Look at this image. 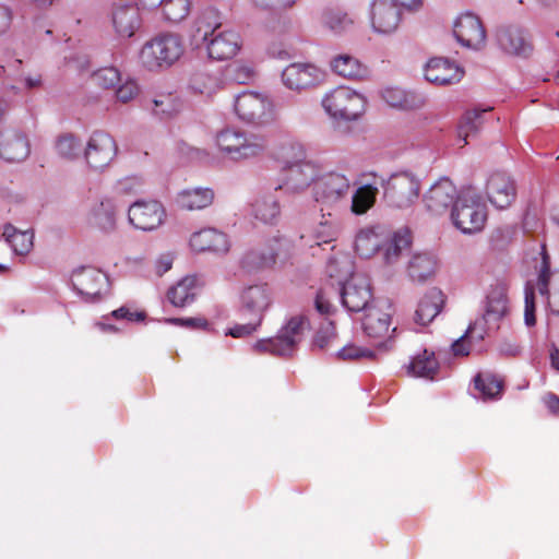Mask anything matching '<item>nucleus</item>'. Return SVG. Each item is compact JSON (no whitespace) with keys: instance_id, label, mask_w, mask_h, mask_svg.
<instances>
[{"instance_id":"f257e3e1","label":"nucleus","mask_w":559,"mask_h":559,"mask_svg":"<svg viewBox=\"0 0 559 559\" xmlns=\"http://www.w3.org/2000/svg\"><path fill=\"white\" fill-rule=\"evenodd\" d=\"M215 143L219 153L234 162L261 157L267 150V140L264 135L234 128L219 131Z\"/></svg>"},{"instance_id":"f03ea898","label":"nucleus","mask_w":559,"mask_h":559,"mask_svg":"<svg viewBox=\"0 0 559 559\" xmlns=\"http://www.w3.org/2000/svg\"><path fill=\"white\" fill-rule=\"evenodd\" d=\"M183 51L185 46L179 35L162 33L143 45L139 58L145 69L162 71L175 64Z\"/></svg>"},{"instance_id":"7ed1b4c3","label":"nucleus","mask_w":559,"mask_h":559,"mask_svg":"<svg viewBox=\"0 0 559 559\" xmlns=\"http://www.w3.org/2000/svg\"><path fill=\"white\" fill-rule=\"evenodd\" d=\"M349 189V180L336 173H330L314 183L313 195L323 218L337 216L346 207Z\"/></svg>"},{"instance_id":"20e7f679","label":"nucleus","mask_w":559,"mask_h":559,"mask_svg":"<svg viewBox=\"0 0 559 559\" xmlns=\"http://www.w3.org/2000/svg\"><path fill=\"white\" fill-rule=\"evenodd\" d=\"M488 213L481 197L474 189H465L454 202L451 218L454 226L464 234L480 231L487 222Z\"/></svg>"},{"instance_id":"39448f33","label":"nucleus","mask_w":559,"mask_h":559,"mask_svg":"<svg viewBox=\"0 0 559 559\" xmlns=\"http://www.w3.org/2000/svg\"><path fill=\"white\" fill-rule=\"evenodd\" d=\"M322 106L334 119L354 121L364 115L366 98L349 87L337 86L323 97Z\"/></svg>"},{"instance_id":"423d86ee","label":"nucleus","mask_w":559,"mask_h":559,"mask_svg":"<svg viewBox=\"0 0 559 559\" xmlns=\"http://www.w3.org/2000/svg\"><path fill=\"white\" fill-rule=\"evenodd\" d=\"M307 320L304 317L292 318L275 337L260 340L254 348L259 353L275 356H292L302 340Z\"/></svg>"},{"instance_id":"0eeeda50","label":"nucleus","mask_w":559,"mask_h":559,"mask_svg":"<svg viewBox=\"0 0 559 559\" xmlns=\"http://www.w3.org/2000/svg\"><path fill=\"white\" fill-rule=\"evenodd\" d=\"M419 180L409 173L392 175L384 188V197L388 202L399 209L413 205L419 198Z\"/></svg>"},{"instance_id":"6e6552de","label":"nucleus","mask_w":559,"mask_h":559,"mask_svg":"<svg viewBox=\"0 0 559 559\" xmlns=\"http://www.w3.org/2000/svg\"><path fill=\"white\" fill-rule=\"evenodd\" d=\"M235 114L246 123H263L272 117V103L263 94L242 92L234 104Z\"/></svg>"},{"instance_id":"1a4fd4ad","label":"nucleus","mask_w":559,"mask_h":559,"mask_svg":"<svg viewBox=\"0 0 559 559\" xmlns=\"http://www.w3.org/2000/svg\"><path fill=\"white\" fill-rule=\"evenodd\" d=\"M392 304L388 299H376L365 310L362 329L368 337L381 342L389 336Z\"/></svg>"},{"instance_id":"9d476101","label":"nucleus","mask_w":559,"mask_h":559,"mask_svg":"<svg viewBox=\"0 0 559 559\" xmlns=\"http://www.w3.org/2000/svg\"><path fill=\"white\" fill-rule=\"evenodd\" d=\"M166 217L163 204L156 200H139L128 210L130 224L136 229L151 231L158 228Z\"/></svg>"},{"instance_id":"9b49d317","label":"nucleus","mask_w":559,"mask_h":559,"mask_svg":"<svg viewBox=\"0 0 559 559\" xmlns=\"http://www.w3.org/2000/svg\"><path fill=\"white\" fill-rule=\"evenodd\" d=\"M118 146L111 135L104 131H95L85 148V159L91 168L102 170L116 157Z\"/></svg>"},{"instance_id":"f8f14e48","label":"nucleus","mask_w":559,"mask_h":559,"mask_svg":"<svg viewBox=\"0 0 559 559\" xmlns=\"http://www.w3.org/2000/svg\"><path fill=\"white\" fill-rule=\"evenodd\" d=\"M343 306L353 312L366 310L371 305L372 287L367 276L353 274L342 288Z\"/></svg>"},{"instance_id":"ddd939ff","label":"nucleus","mask_w":559,"mask_h":559,"mask_svg":"<svg viewBox=\"0 0 559 559\" xmlns=\"http://www.w3.org/2000/svg\"><path fill=\"white\" fill-rule=\"evenodd\" d=\"M536 287L539 295L546 297L551 313L559 317V270H550V258L545 247L542 251Z\"/></svg>"},{"instance_id":"4468645a","label":"nucleus","mask_w":559,"mask_h":559,"mask_svg":"<svg viewBox=\"0 0 559 559\" xmlns=\"http://www.w3.org/2000/svg\"><path fill=\"white\" fill-rule=\"evenodd\" d=\"M456 40L464 47L480 49L486 43V31L480 19L473 13L461 14L453 27Z\"/></svg>"},{"instance_id":"2eb2a0df","label":"nucleus","mask_w":559,"mask_h":559,"mask_svg":"<svg viewBox=\"0 0 559 559\" xmlns=\"http://www.w3.org/2000/svg\"><path fill=\"white\" fill-rule=\"evenodd\" d=\"M485 192L488 201L498 210L509 207L516 198L513 179L504 173H492L486 182Z\"/></svg>"},{"instance_id":"dca6fc26","label":"nucleus","mask_w":559,"mask_h":559,"mask_svg":"<svg viewBox=\"0 0 559 559\" xmlns=\"http://www.w3.org/2000/svg\"><path fill=\"white\" fill-rule=\"evenodd\" d=\"M323 78L324 73L311 63H292L282 73L285 86L296 91L313 87L321 83Z\"/></svg>"},{"instance_id":"f3484780","label":"nucleus","mask_w":559,"mask_h":559,"mask_svg":"<svg viewBox=\"0 0 559 559\" xmlns=\"http://www.w3.org/2000/svg\"><path fill=\"white\" fill-rule=\"evenodd\" d=\"M401 22V10L391 0H374L371 7V25L379 34L395 32Z\"/></svg>"},{"instance_id":"a211bd4d","label":"nucleus","mask_w":559,"mask_h":559,"mask_svg":"<svg viewBox=\"0 0 559 559\" xmlns=\"http://www.w3.org/2000/svg\"><path fill=\"white\" fill-rule=\"evenodd\" d=\"M240 301L242 310L262 322L264 312L272 304V290L267 284L250 285L242 290Z\"/></svg>"},{"instance_id":"6ab92c4d","label":"nucleus","mask_w":559,"mask_h":559,"mask_svg":"<svg viewBox=\"0 0 559 559\" xmlns=\"http://www.w3.org/2000/svg\"><path fill=\"white\" fill-rule=\"evenodd\" d=\"M456 194L453 182L443 178L430 187L424 197V202L431 214L441 215L448 211L450 205H454Z\"/></svg>"},{"instance_id":"aec40b11","label":"nucleus","mask_w":559,"mask_h":559,"mask_svg":"<svg viewBox=\"0 0 559 559\" xmlns=\"http://www.w3.org/2000/svg\"><path fill=\"white\" fill-rule=\"evenodd\" d=\"M242 47L240 34L233 29L219 31L207 43V52L212 59L229 60L238 55Z\"/></svg>"},{"instance_id":"412c9836","label":"nucleus","mask_w":559,"mask_h":559,"mask_svg":"<svg viewBox=\"0 0 559 559\" xmlns=\"http://www.w3.org/2000/svg\"><path fill=\"white\" fill-rule=\"evenodd\" d=\"M464 75L463 69L456 63L444 58H432L425 69L427 81L437 85H450L461 81Z\"/></svg>"},{"instance_id":"4be33fe9","label":"nucleus","mask_w":559,"mask_h":559,"mask_svg":"<svg viewBox=\"0 0 559 559\" xmlns=\"http://www.w3.org/2000/svg\"><path fill=\"white\" fill-rule=\"evenodd\" d=\"M319 176L318 166L309 160L282 170L283 187L289 191H300L310 186Z\"/></svg>"},{"instance_id":"5701e85b","label":"nucleus","mask_w":559,"mask_h":559,"mask_svg":"<svg viewBox=\"0 0 559 559\" xmlns=\"http://www.w3.org/2000/svg\"><path fill=\"white\" fill-rule=\"evenodd\" d=\"M73 287L87 297H96L104 288L107 278L106 275L91 266L81 267L73 272L71 277Z\"/></svg>"},{"instance_id":"b1692460","label":"nucleus","mask_w":559,"mask_h":559,"mask_svg":"<svg viewBox=\"0 0 559 559\" xmlns=\"http://www.w3.org/2000/svg\"><path fill=\"white\" fill-rule=\"evenodd\" d=\"M111 22L116 34L121 38H130L141 26L138 7L132 4L119 5L114 9Z\"/></svg>"},{"instance_id":"393cba45","label":"nucleus","mask_w":559,"mask_h":559,"mask_svg":"<svg viewBox=\"0 0 559 559\" xmlns=\"http://www.w3.org/2000/svg\"><path fill=\"white\" fill-rule=\"evenodd\" d=\"M190 247L197 252L225 253L229 250V241L224 233L205 228L191 235Z\"/></svg>"},{"instance_id":"a878e982","label":"nucleus","mask_w":559,"mask_h":559,"mask_svg":"<svg viewBox=\"0 0 559 559\" xmlns=\"http://www.w3.org/2000/svg\"><path fill=\"white\" fill-rule=\"evenodd\" d=\"M29 154L27 138L17 131H8L0 141V156L11 163L22 162Z\"/></svg>"},{"instance_id":"bb28decb","label":"nucleus","mask_w":559,"mask_h":559,"mask_svg":"<svg viewBox=\"0 0 559 559\" xmlns=\"http://www.w3.org/2000/svg\"><path fill=\"white\" fill-rule=\"evenodd\" d=\"M508 287L503 283H498L490 287L486 297L484 314L487 319L499 324V321L508 313Z\"/></svg>"},{"instance_id":"cd10ccee","label":"nucleus","mask_w":559,"mask_h":559,"mask_svg":"<svg viewBox=\"0 0 559 559\" xmlns=\"http://www.w3.org/2000/svg\"><path fill=\"white\" fill-rule=\"evenodd\" d=\"M499 46L508 53L515 56H527L531 50V44L526 41L520 28L506 26L499 28L497 33Z\"/></svg>"},{"instance_id":"c85d7f7f","label":"nucleus","mask_w":559,"mask_h":559,"mask_svg":"<svg viewBox=\"0 0 559 559\" xmlns=\"http://www.w3.org/2000/svg\"><path fill=\"white\" fill-rule=\"evenodd\" d=\"M443 304L442 292L437 288L429 289L418 302L415 322L420 325L429 324L439 314Z\"/></svg>"},{"instance_id":"c756f323","label":"nucleus","mask_w":559,"mask_h":559,"mask_svg":"<svg viewBox=\"0 0 559 559\" xmlns=\"http://www.w3.org/2000/svg\"><path fill=\"white\" fill-rule=\"evenodd\" d=\"M274 156L282 165V170L309 162L304 144L293 139H286L281 142L275 150Z\"/></svg>"},{"instance_id":"7c9ffc66","label":"nucleus","mask_w":559,"mask_h":559,"mask_svg":"<svg viewBox=\"0 0 559 559\" xmlns=\"http://www.w3.org/2000/svg\"><path fill=\"white\" fill-rule=\"evenodd\" d=\"M198 293V278L190 275L171 286L167 292V298L175 307H186L195 300Z\"/></svg>"},{"instance_id":"2f4dec72","label":"nucleus","mask_w":559,"mask_h":559,"mask_svg":"<svg viewBox=\"0 0 559 559\" xmlns=\"http://www.w3.org/2000/svg\"><path fill=\"white\" fill-rule=\"evenodd\" d=\"M214 200V192L210 188H194L181 191L177 197V203L188 211L202 210L210 206Z\"/></svg>"},{"instance_id":"473e14b6","label":"nucleus","mask_w":559,"mask_h":559,"mask_svg":"<svg viewBox=\"0 0 559 559\" xmlns=\"http://www.w3.org/2000/svg\"><path fill=\"white\" fill-rule=\"evenodd\" d=\"M474 388L484 401L499 400L504 390V382L493 373L478 372L474 377Z\"/></svg>"},{"instance_id":"72a5a7b5","label":"nucleus","mask_w":559,"mask_h":559,"mask_svg":"<svg viewBox=\"0 0 559 559\" xmlns=\"http://www.w3.org/2000/svg\"><path fill=\"white\" fill-rule=\"evenodd\" d=\"M331 68L337 75L350 80L364 79L368 73L367 67L350 55L336 56L331 61Z\"/></svg>"},{"instance_id":"f704fd0d","label":"nucleus","mask_w":559,"mask_h":559,"mask_svg":"<svg viewBox=\"0 0 559 559\" xmlns=\"http://www.w3.org/2000/svg\"><path fill=\"white\" fill-rule=\"evenodd\" d=\"M491 107L473 109L463 115L459 124V138L463 140V145H466L469 139L477 135L485 123L484 114L491 111Z\"/></svg>"},{"instance_id":"c9c22d12","label":"nucleus","mask_w":559,"mask_h":559,"mask_svg":"<svg viewBox=\"0 0 559 559\" xmlns=\"http://www.w3.org/2000/svg\"><path fill=\"white\" fill-rule=\"evenodd\" d=\"M439 370V362L433 352L424 349L408 365V373L415 377L433 379Z\"/></svg>"},{"instance_id":"e433bc0d","label":"nucleus","mask_w":559,"mask_h":559,"mask_svg":"<svg viewBox=\"0 0 559 559\" xmlns=\"http://www.w3.org/2000/svg\"><path fill=\"white\" fill-rule=\"evenodd\" d=\"M437 262L428 253L414 254L408 263V275L414 282L423 283L435 274Z\"/></svg>"},{"instance_id":"4c0bfd02","label":"nucleus","mask_w":559,"mask_h":559,"mask_svg":"<svg viewBox=\"0 0 559 559\" xmlns=\"http://www.w3.org/2000/svg\"><path fill=\"white\" fill-rule=\"evenodd\" d=\"M2 237L16 254H26L33 248L34 235L29 230H19L11 224L3 227Z\"/></svg>"},{"instance_id":"58836bf2","label":"nucleus","mask_w":559,"mask_h":559,"mask_svg":"<svg viewBox=\"0 0 559 559\" xmlns=\"http://www.w3.org/2000/svg\"><path fill=\"white\" fill-rule=\"evenodd\" d=\"M383 245V238L370 228L360 230L355 238V250L362 258L372 257Z\"/></svg>"},{"instance_id":"ea45409f","label":"nucleus","mask_w":559,"mask_h":559,"mask_svg":"<svg viewBox=\"0 0 559 559\" xmlns=\"http://www.w3.org/2000/svg\"><path fill=\"white\" fill-rule=\"evenodd\" d=\"M378 192V188L372 185L359 187L352 197V212L356 215L367 213L374 205Z\"/></svg>"},{"instance_id":"a19ab883","label":"nucleus","mask_w":559,"mask_h":559,"mask_svg":"<svg viewBox=\"0 0 559 559\" xmlns=\"http://www.w3.org/2000/svg\"><path fill=\"white\" fill-rule=\"evenodd\" d=\"M252 206L255 219L263 224H275L280 218V204L273 197L259 199Z\"/></svg>"},{"instance_id":"79ce46f5","label":"nucleus","mask_w":559,"mask_h":559,"mask_svg":"<svg viewBox=\"0 0 559 559\" xmlns=\"http://www.w3.org/2000/svg\"><path fill=\"white\" fill-rule=\"evenodd\" d=\"M116 206L110 200L102 201L94 212V224L104 231H111L116 227Z\"/></svg>"},{"instance_id":"37998d69","label":"nucleus","mask_w":559,"mask_h":559,"mask_svg":"<svg viewBox=\"0 0 559 559\" xmlns=\"http://www.w3.org/2000/svg\"><path fill=\"white\" fill-rule=\"evenodd\" d=\"M382 98L393 108L412 109L415 106L414 97L399 87L385 88L382 92Z\"/></svg>"},{"instance_id":"c03bdc74","label":"nucleus","mask_w":559,"mask_h":559,"mask_svg":"<svg viewBox=\"0 0 559 559\" xmlns=\"http://www.w3.org/2000/svg\"><path fill=\"white\" fill-rule=\"evenodd\" d=\"M190 8V0H165L163 12L168 21L178 23L188 16Z\"/></svg>"},{"instance_id":"a18cd8bd","label":"nucleus","mask_w":559,"mask_h":559,"mask_svg":"<svg viewBox=\"0 0 559 559\" xmlns=\"http://www.w3.org/2000/svg\"><path fill=\"white\" fill-rule=\"evenodd\" d=\"M337 235L336 216L325 218L320 222L313 231L316 245L331 243L335 240Z\"/></svg>"},{"instance_id":"49530a36","label":"nucleus","mask_w":559,"mask_h":559,"mask_svg":"<svg viewBox=\"0 0 559 559\" xmlns=\"http://www.w3.org/2000/svg\"><path fill=\"white\" fill-rule=\"evenodd\" d=\"M498 328V323L495 325L493 321L487 319L486 316L483 314L468 325V329L465 332V337H471L474 342H480L490 331L497 330Z\"/></svg>"},{"instance_id":"de8ad7c7","label":"nucleus","mask_w":559,"mask_h":559,"mask_svg":"<svg viewBox=\"0 0 559 559\" xmlns=\"http://www.w3.org/2000/svg\"><path fill=\"white\" fill-rule=\"evenodd\" d=\"M276 255L274 252L267 254L259 253L255 251L249 252L242 259V266L247 271H255L264 267H269L275 263Z\"/></svg>"},{"instance_id":"09e8293b","label":"nucleus","mask_w":559,"mask_h":559,"mask_svg":"<svg viewBox=\"0 0 559 559\" xmlns=\"http://www.w3.org/2000/svg\"><path fill=\"white\" fill-rule=\"evenodd\" d=\"M57 153L67 159H74L81 152L80 141L72 134L59 136L56 143Z\"/></svg>"},{"instance_id":"8fccbe9b","label":"nucleus","mask_w":559,"mask_h":559,"mask_svg":"<svg viewBox=\"0 0 559 559\" xmlns=\"http://www.w3.org/2000/svg\"><path fill=\"white\" fill-rule=\"evenodd\" d=\"M96 86L108 90L115 87L121 80L119 71L114 67H106L92 74Z\"/></svg>"},{"instance_id":"3c124183","label":"nucleus","mask_w":559,"mask_h":559,"mask_svg":"<svg viewBox=\"0 0 559 559\" xmlns=\"http://www.w3.org/2000/svg\"><path fill=\"white\" fill-rule=\"evenodd\" d=\"M180 109V103L177 96L173 94L162 95L154 99V111L160 118L171 117Z\"/></svg>"},{"instance_id":"603ef678","label":"nucleus","mask_w":559,"mask_h":559,"mask_svg":"<svg viewBox=\"0 0 559 559\" xmlns=\"http://www.w3.org/2000/svg\"><path fill=\"white\" fill-rule=\"evenodd\" d=\"M221 23L217 22V15L214 11L205 12L197 21V34L200 35L204 40L207 39L209 35L214 37L219 31Z\"/></svg>"},{"instance_id":"864d4df0","label":"nucleus","mask_w":559,"mask_h":559,"mask_svg":"<svg viewBox=\"0 0 559 559\" xmlns=\"http://www.w3.org/2000/svg\"><path fill=\"white\" fill-rule=\"evenodd\" d=\"M336 338V330L332 321L324 322L314 335L313 345L320 349L326 348Z\"/></svg>"},{"instance_id":"5fc2aeb1","label":"nucleus","mask_w":559,"mask_h":559,"mask_svg":"<svg viewBox=\"0 0 559 559\" xmlns=\"http://www.w3.org/2000/svg\"><path fill=\"white\" fill-rule=\"evenodd\" d=\"M374 354L371 349L360 347L355 344H347L337 352V358L341 360H357L360 358L371 359Z\"/></svg>"},{"instance_id":"6e6d98bb","label":"nucleus","mask_w":559,"mask_h":559,"mask_svg":"<svg viewBox=\"0 0 559 559\" xmlns=\"http://www.w3.org/2000/svg\"><path fill=\"white\" fill-rule=\"evenodd\" d=\"M409 239L406 235L394 234V236L386 242L385 246V260L392 262L396 259L402 249L408 247Z\"/></svg>"},{"instance_id":"4d7b16f0","label":"nucleus","mask_w":559,"mask_h":559,"mask_svg":"<svg viewBox=\"0 0 559 559\" xmlns=\"http://www.w3.org/2000/svg\"><path fill=\"white\" fill-rule=\"evenodd\" d=\"M324 24L334 32L344 29L347 25L352 24L346 13L341 11L329 10L323 15Z\"/></svg>"},{"instance_id":"13d9d810","label":"nucleus","mask_w":559,"mask_h":559,"mask_svg":"<svg viewBox=\"0 0 559 559\" xmlns=\"http://www.w3.org/2000/svg\"><path fill=\"white\" fill-rule=\"evenodd\" d=\"M535 292L533 287L525 288V307H524V321L527 326H533L536 323L535 317Z\"/></svg>"},{"instance_id":"bf43d9fd","label":"nucleus","mask_w":559,"mask_h":559,"mask_svg":"<svg viewBox=\"0 0 559 559\" xmlns=\"http://www.w3.org/2000/svg\"><path fill=\"white\" fill-rule=\"evenodd\" d=\"M255 76V70L251 64L238 63L233 69V79L239 84H247Z\"/></svg>"},{"instance_id":"052dcab7","label":"nucleus","mask_w":559,"mask_h":559,"mask_svg":"<svg viewBox=\"0 0 559 559\" xmlns=\"http://www.w3.org/2000/svg\"><path fill=\"white\" fill-rule=\"evenodd\" d=\"M139 94V86L135 81L128 80L123 84H121L117 91L116 96L117 99L121 103H128L132 100Z\"/></svg>"},{"instance_id":"680f3d73","label":"nucleus","mask_w":559,"mask_h":559,"mask_svg":"<svg viewBox=\"0 0 559 559\" xmlns=\"http://www.w3.org/2000/svg\"><path fill=\"white\" fill-rule=\"evenodd\" d=\"M262 322H258V317H251V321L246 324H236L227 332L233 337H245L251 335Z\"/></svg>"},{"instance_id":"e2e57ef3","label":"nucleus","mask_w":559,"mask_h":559,"mask_svg":"<svg viewBox=\"0 0 559 559\" xmlns=\"http://www.w3.org/2000/svg\"><path fill=\"white\" fill-rule=\"evenodd\" d=\"M111 317L117 320H127L130 322H140L144 321L146 318V313L144 311H132L128 307H120L111 312Z\"/></svg>"},{"instance_id":"0e129e2a","label":"nucleus","mask_w":559,"mask_h":559,"mask_svg":"<svg viewBox=\"0 0 559 559\" xmlns=\"http://www.w3.org/2000/svg\"><path fill=\"white\" fill-rule=\"evenodd\" d=\"M192 87L195 90V91H199L200 93H207L210 92L213 83H214V80L205 74V73H198L193 76L192 79Z\"/></svg>"},{"instance_id":"69168bd1","label":"nucleus","mask_w":559,"mask_h":559,"mask_svg":"<svg viewBox=\"0 0 559 559\" xmlns=\"http://www.w3.org/2000/svg\"><path fill=\"white\" fill-rule=\"evenodd\" d=\"M316 309L321 314H329L332 309V305L329 299V293L326 289H320L316 297Z\"/></svg>"},{"instance_id":"338daca9","label":"nucleus","mask_w":559,"mask_h":559,"mask_svg":"<svg viewBox=\"0 0 559 559\" xmlns=\"http://www.w3.org/2000/svg\"><path fill=\"white\" fill-rule=\"evenodd\" d=\"M474 341L471 337H465V334L452 344V352L454 356H467L471 352V343Z\"/></svg>"},{"instance_id":"774afa93","label":"nucleus","mask_w":559,"mask_h":559,"mask_svg":"<svg viewBox=\"0 0 559 559\" xmlns=\"http://www.w3.org/2000/svg\"><path fill=\"white\" fill-rule=\"evenodd\" d=\"M169 322L187 328L192 329H206L209 323L205 319L201 318H189V319H181V318H174L170 319Z\"/></svg>"}]
</instances>
